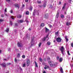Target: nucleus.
Instances as JSON below:
<instances>
[{"label": "nucleus", "mask_w": 73, "mask_h": 73, "mask_svg": "<svg viewBox=\"0 0 73 73\" xmlns=\"http://www.w3.org/2000/svg\"><path fill=\"white\" fill-rule=\"evenodd\" d=\"M67 53L68 54V55H70V53H69V51H68L67 52Z\"/></svg>", "instance_id": "58836bf2"}, {"label": "nucleus", "mask_w": 73, "mask_h": 73, "mask_svg": "<svg viewBox=\"0 0 73 73\" xmlns=\"http://www.w3.org/2000/svg\"><path fill=\"white\" fill-rule=\"evenodd\" d=\"M60 49L62 54H63V55L64 54V50H65V48H64V46H62L61 48H60Z\"/></svg>", "instance_id": "f03ea898"}, {"label": "nucleus", "mask_w": 73, "mask_h": 73, "mask_svg": "<svg viewBox=\"0 0 73 73\" xmlns=\"http://www.w3.org/2000/svg\"><path fill=\"white\" fill-rule=\"evenodd\" d=\"M44 61H46V58H44Z\"/></svg>", "instance_id": "603ef678"}, {"label": "nucleus", "mask_w": 73, "mask_h": 73, "mask_svg": "<svg viewBox=\"0 0 73 73\" xmlns=\"http://www.w3.org/2000/svg\"><path fill=\"white\" fill-rule=\"evenodd\" d=\"M26 37L27 38H28L29 36H28V35H27V36H26Z\"/></svg>", "instance_id": "5fc2aeb1"}, {"label": "nucleus", "mask_w": 73, "mask_h": 73, "mask_svg": "<svg viewBox=\"0 0 73 73\" xmlns=\"http://www.w3.org/2000/svg\"><path fill=\"white\" fill-rule=\"evenodd\" d=\"M25 1L26 3H27L28 2V0H25Z\"/></svg>", "instance_id": "09e8293b"}, {"label": "nucleus", "mask_w": 73, "mask_h": 73, "mask_svg": "<svg viewBox=\"0 0 73 73\" xmlns=\"http://www.w3.org/2000/svg\"><path fill=\"white\" fill-rule=\"evenodd\" d=\"M5 12H7V8H6L4 11Z\"/></svg>", "instance_id": "3c124183"}, {"label": "nucleus", "mask_w": 73, "mask_h": 73, "mask_svg": "<svg viewBox=\"0 0 73 73\" xmlns=\"http://www.w3.org/2000/svg\"><path fill=\"white\" fill-rule=\"evenodd\" d=\"M48 35L47 36H46V37H44L46 38H48Z\"/></svg>", "instance_id": "8fccbe9b"}, {"label": "nucleus", "mask_w": 73, "mask_h": 73, "mask_svg": "<svg viewBox=\"0 0 73 73\" xmlns=\"http://www.w3.org/2000/svg\"><path fill=\"white\" fill-rule=\"evenodd\" d=\"M26 65V64H25V63H24V64H23V67H24V68L25 67Z\"/></svg>", "instance_id": "b1692460"}, {"label": "nucleus", "mask_w": 73, "mask_h": 73, "mask_svg": "<svg viewBox=\"0 0 73 73\" xmlns=\"http://www.w3.org/2000/svg\"><path fill=\"white\" fill-rule=\"evenodd\" d=\"M10 12L11 13H13V10H11V11H10Z\"/></svg>", "instance_id": "49530a36"}, {"label": "nucleus", "mask_w": 73, "mask_h": 73, "mask_svg": "<svg viewBox=\"0 0 73 73\" xmlns=\"http://www.w3.org/2000/svg\"><path fill=\"white\" fill-rule=\"evenodd\" d=\"M5 15L6 16H8V14H6Z\"/></svg>", "instance_id": "69168bd1"}, {"label": "nucleus", "mask_w": 73, "mask_h": 73, "mask_svg": "<svg viewBox=\"0 0 73 73\" xmlns=\"http://www.w3.org/2000/svg\"><path fill=\"white\" fill-rule=\"evenodd\" d=\"M59 16V13L57 12L56 15V18H58Z\"/></svg>", "instance_id": "1a4fd4ad"}, {"label": "nucleus", "mask_w": 73, "mask_h": 73, "mask_svg": "<svg viewBox=\"0 0 73 73\" xmlns=\"http://www.w3.org/2000/svg\"><path fill=\"white\" fill-rule=\"evenodd\" d=\"M18 24H19V21H17V23H15V26H17V25H18Z\"/></svg>", "instance_id": "dca6fc26"}, {"label": "nucleus", "mask_w": 73, "mask_h": 73, "mask_svg": "<svg viewBox=\"0 0 73 73\" xmlns=\"http://www.w3.org/2000/svg\"><path fill=\"white\" fill-rule=\"evenodd\" d=\"M11 18L12 19H13V20H14V19H15V17L12 16L11 17Z\"/></svg>", "instance_id": "cd10ccee"}, {"label": "nucleus", "mask_w": 73, "mask_h": 73, "mask_svg": "<svg viewBox=\"0 0 73 73\" xmlns=\"http://www.w3.org/2000/svg\"><path fill=\"white\" fill-rule=\"evenodd\" d=\"M38 7H40V8H41V6L40 5H38Z\"/></svg>", "instance_id": "13d9d810"}, {"label": "nucleus", "mask_w": 73, "mask_h": 73, "mask_svg": "<svg viewBox=\"0 0 73 73\" xmlns=\"http://www.w3.org/2000/svg\"><path fill=\"white\" fill-rule=\"evenodd\" d=\"M49 31V29H48V28H46V32H48Z\"/></svg>", "instance_id": "f3484780"}, {"label": "nucleus", "mask_w": 73, "mask_h": 73, "mask_svg": "<svg viewBox=\"0 0 73 73\" xmlns=\"http://www.w3.org/2000/svg\"><path fill=\"white\" fill-rule=\"evenodd\" d=\"M49 27H50V28H51V27H52V25H49Z\"/></svg>", "instance_id": "864d4df0"}, {"label": "nucleus", "mask_w": 73, "mask_h": 73, "mask_svg": "<svg viewBox=\"0 0 73 73\" xmlns=\"http://www.w3.org/2000/svg\"><path fill=\"white\" fill-rule=\"evenodd\" d=\"M6 31L7 32H8L9 31V28L7 29L6 30Z\"/></svg>", "instance_id": "2f4dec72"}, {"label": "nucleus", "mask_w": 73, "mask_h": 73, "mask_svg": "<svg viewBox=\"0 0 73 73\" xmlns=\"http://www.w3.org/2000/svg\"><path fill=\"white\" fill-rule=\"evenodd\" d=\"M61 4H62L61 1H59V3L58 5H61Z\"/></svg>", "instance_id": "4c0bfd02"}, {"label": "nucleus", "mask_w": 73, "mask_h": 73, "mask_svg": "<svg viewBox=\"0 0 73 73\" xmlns=\"http://www.w3.org/2000/svg\"><path fill=\"white\" fill-rule=\"evenodd\" d=\"M46 40V38L44 37V38H43L42 39V41H45Z\"/></svg>", "instance_id": "4468645a"}, {"label": "nucleus", "mask_w": 73, "mask_h": 73, "mask_svg": "<svg viewBox=\"0 0 73 73\" xmlns=\"http://www.w3.org/2000/svg\"><path fill=\"white\" fill-rule=\"evenodd\" d=\"M46 3H44L43 4V7H44V8H45V7H46Z\"/></svg>", "instance_id": "7c9ffc66"}, {"label": "nucleus", "mask_w": 73, "mask_h": 73, "mask_svg": "<svg viewBox=\"0 0 73 73\" xmlns=\"http://www.w3.org/2000/svg\"><path fill=\"white\" fill-rule=\"evenodd\" d=\"M44 69H47V68H46V67H44Z\"/></svg>", "instance_id": "6e6d98bb"}, {"label": "nucleus", "mask_w": 73, "mask_h": 73, "mask_svg": "<svg viewBox=\"0 0 73 73\" xmlns=\"http://www.w3.org/2000/svg\"><path fill=\"white\" fill-rule=\"evenodd\" d=\"M39 61H40V62H42V59L41 58H39Z\"/></svg>", "instance_id": "c85d7f7f"}, {"label": "nucleus", "mask_w": 73, "mask_h": 73, "mask_svg": "<svg viewBox=\"0 0 73 73\" xmlns=\"http://www.w3.org/2000/svg\"><path fill=\"white\" fill-rule=\"evenodd\" d=\"M61 18H64V15L62 14H61Z\"/></svg>", "instance_id": "bb28decb"}, {"label": "nucleus", "mask_w": 73, "mask_h": 73, "mask_svg": "<svg viewBox=\"0 0 73 73\" xmlns=\"http://www.w3.org/2000/svg\"><path fill=\"white\" fill-rule=\"evenodd\" d=\"M1 50H0V53H1Z\"/></svg>", "instance_id": "774afa93"}, {"label": "nucleus", "mask_w": 73, "mask_h": 73, "mask_svg": "<svg viewBox=\"0 0 73 73\" xmlns=\"http://www.w3.org/2000/svg\"><path fill=\"white\" fill-rule=\"evenodd\" d=\"M7 1H10V0H6Z\"/></svg>", "instance_id": "bf43d9fd"}, {"label": "nucleus", "mask_w": 73, "mask_h": 73, "mask_svg": "<svg viewBox=\"0 0 73 73\" xmlns=\"http://www.w3.org/2000/svg\"><path fill=\"white\" fill-rule=\"evenodd\" d=\"M40 26L42 27H44V23H42L40 25Z\"/></svg>", "instance_id": "6ab92c4d"}, {"label": "nucleus", "mask_w": 73, "mask_h": 73, "mask_svg": "<svg viewBox=\"0 0 73 73\" xmlns=\"http://www.w3.org/2000/svg\"><path fill=\"white\" fill-rule=\"evenodd\" d=\"M44 17L45 19H49V14L48 13H46L45 14Z\"/></svg>", "instance_id": "20e7f679"}, {"label": "nucleus", "mask_w": 73, "mask_h": 73, "mask_svg": "<svg viewBox=\"0 0 73 73\" xmlns=\"http://www.w3.org/2000/svg\"><path fill=\"white\" fill-rule=\"evenodd\" d=\"M22 57L23 58H25V55H23L22 56Z\"/></svg>", "instance_id": "c756f323"}, {"label": "nucleus", "mask_w": 73, "mask_h": 73, "mask_svg": "<svg viewBox=\"0 0 73 73\" xmlns=\"http://www.w3.org/2000/svg\"><path fill=\"white\" fill-rule=\"evenodd\" d=\"M22 8H24V7H25V5L24 4L22 5Z\"/></svg>", "instance_id": "a19ab883"}, {"label": "nucleus", "mask_w": 73, "mask_h": 73, "mask_svg": "<svg viewBox=\"0 0 73 73\" xmlns=\"http://www.w3.org/2000/svg\"><path fill=\"white\" fill-rule=\"evenodd\" d=\"M18 4H15V7H18Z\"/></svg>", "instance_id": "de8ad7c7"}, {"label": "nucleus", "mask_w": 73, "mask_h": 73, "mask_svg": "<svg viewBox=\"0 0 73 73\" xmlns=\"http://www.w3.org/2000/svg\"><path fill=\"white\" fill-rule=\"evenodd\" d=\"M3 20L2 19H0V22H2V21H3Z\"/></svg>", "instance_id": "ea45409f"}, {"label": "nucleus", "mask_w": 73, "mask_h": 73, "mask_svg": "<svg viewBox=\"0 0 73 73\" xmlns=\"http://www.w3.org/2000/svg\"><path fill=\"white\" fill-rule=\"evenodd\" d=\"M1 17H4V15H1Z\"/></svg>", "instance_id": "338daca9"}, {"label": "nucleus", "mask_w": 73, "mask_h": 73, "mask_svg": "<svg viewBox=\"0 0 73 73\" xmlns=\"http://www.w3.org/2000/svg\"><path fill=\"white\" fill-rule=\"evenodd\" d=\"M71 46L73 48V43H72L71 44Z\"/></svg>", "instance_id": "a18cd8bd"}, {"label": "nucleus", "mask_w": 73, "mask_h": 73, "mask_svg": "<svg viewBox=\"0 0 73 73\" xmlns=\"http://www.w3.org/2000/svg\"><path fill=\"white\" fill-rule=\"evenodd\" d=\"M33 39H32L31 42H33Z\"/></svg>", "instance_id": "4d7b16f0"}, {"label": "nucleus", "mask_w": 73, "mask_h": 73, "mask_svg": "<svg viewBox=\"0 0 73 73\" xmlns=\"http://www.w3.org/2000/svg\"><path fill=\"white\" fill-rule=\"evenodd\" d=\"M15 61L16 63H17L18 61H19V60L17 59V58H15Z\"/></svg>", "instance_id": "423d86ee"}, {"label": "nucleus", "mask_w": 73, "mask_h": 73, "mask_svg": "<svg viewBox=\"0 0 73 73\" xmlns=\"http://www.w3.org/2000/svg\"><path fill=\"white\" fill-rule=\"evenodd\" d=\"M43 73H46V72H45V71L43 72Z\"/></svg>", "instance_id": "680f3d73"}, {"label": "nucleus", "mask_w": 73, "mask_h": 73, "mask_svg": "<svg viewBox=\"0 0 73 73\" xmlns=\"http://www.w3.org/2000/svg\"><path fill=\"white\" fill-rule=\"evenodd\" d=\"M69 23L68 22H67L66 23V25H67V26H68V25H69Z\"/></svg>", "instance_id": "5701e85b"}, {"label": "nucleus", "mask_w": 73, "mask_h": 73, "mask_svg": "<svg viewBox=\"0 0 73 73\" xmlns=\"http://www.w3.org/2000/svg\"><path fill=\"white\" fill-rule=\"evenodd\" d=\"M55 35H58V32H57L55 33Z\"/></svg>", "instance_id": "37998d69"}, {"label": "nucleus", "mask_w": 73, "mask_h": 73, "mask_svg": "<svg viewBox=\"0 0 73 73\" xmlns=\"http://www.w3.org/2000/svg\"><path fill=\"white\" fill-rule=\"evenodd\" d=\"M35 13H36V11H35V10H34L33 12V16H35Z\"/></svg>", "instance_id": "aec40b11"}, {"label": "nucleus", "mask_w": 73, "mask_h": 73, "mask_svg": "<svg viewBox=\"0 0 73 73\" xmlns=\"http://www.w3.org/2000/svg\"><path fill=\"white\" fill-rule=\"evenodd\" d=\"M61 40H62V39H61V38H60V37H58L56 39V41H57V42H61Z\"/></svg>", "instance_id": "39448f33"}, {"label": "nucleus", "mask_w": 73, "mask_h": 73, "mask_svg": "<svg viewBox=\"0 0 73 73\" xmlns=\"http://www.w3.org/2000/svg\"><path fill=\"white\" fill-rule=\"evenodd\" d=\"M19 47H20V48H21L23 47V45H22L21 43H19Z\"/></svg>", "instance_id": "6e6552de"}, {"label": "nucleus", "mask_w": 73, "mask_h": 73, "mask_svg": "<svg viewBox=\"0 0 73 73\" xmlns=\"http://www.w3.org/2000/svg\"><path fill=\"white\" fill-rule=\"evenodd\" d=\"M59 61L60 62H62V58H60L59 59Z\"/></svg>", "instance_id": "412c9836"}, {"label": "nucleus", "mask_w": 73, "mask_h": 73, "mask_svg": "<svg viewBox=\"0 0 73 73\" xmlns=\"http://www.w3.org/2000/svg\"><path fill=\"white\" fill-rule=\"evenodd\" d=\"M65 38L66 39V42H68V38H67V36H66V37Z\"/></svg>", "instance_id": "a211bd4d"}, {"label": "nucleus", "mask_w": 73, "mask_h": 73, "mask_svg": "<svg viewBox=\"0 0 73 73\" xmlns=\"http://www.w3.org/2000/svg\"><path fill=\"white\" fill-rule=\"evenodd\" d=\"M21 17H22V15H19V19H20L21 18Z\"/></svg>", "instance_id": "a878e982"}, {"label": "nucleus", "mask_w": 73, "mask_h": 73, "mask_svg": "<svg viewBox=\"0 0 73 73\" xmlns=\"http://www.w3.org/2000/svg\"><path fill=\"white\" fill-rule=\"evenodd\" d=\"M60 72L61 73H64V72H63V70H62V68H61Z\"/></svg>", "instance_id": "4be33fe9"}, {"label": "nucleus", "mask_w": 73, "mask_h": 73, "mask_svg": "<svg viewBox=\"0 0 73 73\" xmlns=\"http://www.w3.org/2000/svg\"><path fill=\"white\" fill-rule=\"evenodd\" d=\"M29 31H31V28H29Z\"/></svg>", "instance_id": "052dcab7"}, {"label": "nucleus", "mask_w": 73, "mask_h": 73, "mask_svg": "<svg viewBox=\"0 0 73 73\" xmlns=\"http://www.w3.org/2000/svg\"><path fill=\"white\" fill-rule=\"evenodd\" d=\"M48 64H49L50 66L51 67H53L55 66V64H52V62L51 61H49L48 62Z\"/></svg>", "instance_id": "7ed1b4c3"}, {"label": "nucleus", "mask_w": 73, "mask_h": 73, "mask_svg": "<svg viewBox=\"0 0 73 73\" xmlns=\"http://www.w3.org/2000/svg\"><path fill=\"white\" fill-rule=\"evenodd\" d=\"M10 24L11 25H12V22L11 21H10Z\"/></svg>", "instance_id": "c9c22d12"}, {"label": "nucleus", "mask_w": 73, "mask_h": 73, "mask_svg": "<svg viewBox=\"0 0 73 73\" xmlns=\"http://www.w3.org/2000/svg\"><path fill=\"white\" fill-rule=\"evenodd\" d=\"M19 21L20 23H23V22H24V21L23 20H20Z\"/></svg>", "instance_id": "9d476101"}, {"label": "nucleus", "mask_w": 73, "mask_h": 73, "mask_svg": "<svg viewBox=\"0 0 73 73\" xmlns=\"http://www.w3.org/2000/svg\"><path fill=\"white\" fill-rule=\"evenodd\" d=\"M47 44L49 46V45H50V44H51L52 43H51V42L50 41H48L47 42Z\"/></svg>", "instance_id": "f8f14e48"}, {"label": "nucleus", "mask_w": 73, "mask_h": 73, "mask_svg": "<svg viewBox=\"0 0 73 73\" xmlns=\"http://www.w3.org/2000/svg\"><path fill=\"white\" fill-rule=\"evenodd\" d=\"M31 64V61H30V59H28L26 60V65L27 66H29L30 65V64Z\"/></svg>", "instance_id": "f257e3e1"}, {"label": "nucleus", "mask_w": 73, "mask_h": 73, "mask_svg": "<svg viewBox=\"0 0 73 73\" xmlns=\"http://www.w3.org/2000/svg\"><path fill=\"white\" fill-rule=\"evenodd\" d=\"M64 14H65V15H66V12H64Z\"/></svg>", "instance_id": "e2e57ef3"}, {"label": "nucleus", "mask_w": 73, "mask_h": 73, "mask_svg": "<svg viewBox=\"0 0 73 73\" xmlns=\"http://www.w3.org/2000/svg\"><path fill=\"white\" fill-rule=\"evenodd\" d=\"M46 67L47 68V69H49V66L48 65H46Z\"/></svg>", "instance_id": "473e14b6"}, {"label": "nucleus", "mask_w": 73, "mask_h": 73, "mask_svg": "<svg viewBox=\"0 0 73 73\" xmlns=\"http://www.w3.org/2000/svg\"><path fill=\"white\" fill-rule=\"evenodd\" d=\"M57 59L58 60H60V58H59V57L57 56Z\"/></svg>", "instance_id": "c03bdc74"}, {"label": "nucleus", "mask_w": 73, "mask_h": 73, "mask_svg": "<svg viewBox=\"0 0 73 73\" xmlns=\"http://www.w3.org/2000/svg\"><path fill=\"white\" fill-rule=\"evenodd\" d=\"M32 8H33V7H31L30 8V9L31 11H32Z\"/></svg>", "instance_id": "72a5a7b5"}, {"label": "nucleus", "mask_w": 73, "mask_h": 73, "mask_svg": "<svg viewBox=\"0 0 73 73\" xmlns=\"http://www.w3.org/2000/svg\"><path fill=\"white\" fill-rule=\"evenodd\" d=\"M35 67H36V68H37V67H38V65H37V62L35 61Z\"/></svg>", "instance_id": "ddd939ff"}, {"label": "nucleus", "mask_w": 73, "mask_h": 73, "mask_svg": "<svg viewBox=\"0 0 73 73\" xmlns=\"http://www.w3.org/2000/svg\"><path fill=\"white\" fill-rule=\"evenodd\" d=\"M37 1L38 4H41V1Z\"/></svg>", "instance_id": "393cba45"}, {"label": "nucleus", "mask_w": 73, "mask_h": 73, "mask_svg": "<svg viewBox=\"0 0 73 73\" xmlns=\"http://www.w3.org/2000/svg\"><path fill=\"white\" fill-rule=\"evenodd\" d=\"M25 14L27 15H29V11H26L25 13Z\"/></svg>", "instance_id": "2eb2a0df"}, {"label": "nucleus", "mask_w": 73, "mask_h": 73, "mask_svg": "<svg viewBox=\"0 0 73 73\" xmlns=\"http://www.w3.org/2000/svg\"><path fill=\"white\" fill-rule=\"evenodd\" d=\"M69 2H71L72 1V0H69Z\"/></svg>", "instance_id": "0e129e2a"}, {"label": "nucleus", "mask_w": 73, "mask_h": 73, "mask_svg": "<svg viewBox=\"0 0 73 73\" xmlns=\"http://www.w3.org/2000/svg\"><path fill=\"white\" fill-rule=\"evenodd\" d=\"M41 43H40L38 44V47H40V46H41Z\"/></svg>", "instance_id": "f704fd0d"}, {"label": "nucleus", "mask_w": 73, "mask_h": 73, "mask_svg": "<svg viewBox=\"0 0 73 73\" xmlns=\"http://www.w3.org/2000/svg\"><path fill=\"white\" fill-rule=\"evenodd\" d=\"M20 72H21V71H23V69H22V68L20 67Z\"/></svg>", "instance_id": "79ce46f5"}, {"label": "nucleus", "mask_w": 73, "mask_h": 73, "mask_svg": "<svg viewBox=\"0 0 73 73\" xmlns=\"http://www.w3.org/2000/svg\"><path fill=\"white\" fill-rule=\"evenodd\" d=\"M1 65L3 67H5L6 66V64H5V63H3L1 64Z\"/></svg>", "instance_id": "9b49d317"}, {"label": "nucleus", "mask_w": 73, "mask_h": 73, "mask_svg": "<svg viewBox=\"0 0 73 73\" xmlns=\"http://www.w3.org/2000/svg\"><path fill=\"white\" fill-rule=\"evenodd\" d=\"M66 7V3H65L63 5V6L62 7V9H64Z\"/></svg>", "instance_id": "0eeeda50"}, {"label": "nucleus", "mask_w": 73, "mask_h": 73, "mask_svg": "<svg viewBox=\"0 0 73 73\" xmlns=\"http://www.w3.org/2000/svg\"><path fill=\"white\" fill-rule=\"evenodd\" d=\"M47 60L48 61H49L50 60V58H47Z\"/></svg>", "instance_id": "e433bc0d"}]
</instances>
